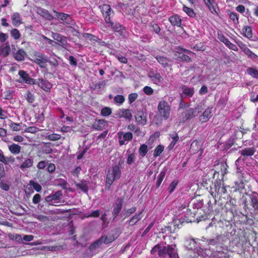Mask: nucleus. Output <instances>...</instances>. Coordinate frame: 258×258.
<instances>
[{
  "instance_id": "f257e3e1",
  "label": "nucleus",
  "mask_w": 258,
  "mask_h": 258,
  "mask_svg": "<svg viewBox=\"0 0 258 258\" xmlns=\"http://www.w3.org/2000/svg\"><path fill=\"white\" fill-rule=\"evenodd\" d=\"M123 163V159L120 158L118 162H116L113 165L111 170H108L106 177L112 179V181L119 179L121 175L120 167Z\"/></svg>"
},
{
  "instance_id": "f03ea898",
  "label": "nucleus",
  "mask_w": 258,
  "mask_h": 258,
  "mask_svg": "<svg viewBox=\"0 0 258 258\" xmlns=\"http://www.w3.org/2000/svg\"><path fill=\"white\" fill-rule=\"evenodd\" d=\"M157 252L158 254L160 256H164V255L167 254L170 258H176V254L174 252L173 248L164 246L162 249L158 245L154 246L151 250L152 254H155Z\"/></svg>"
},
{
  "instance_id": "7ed1b4c3",
  "label": "nucleus",
  "mask_w": 258,
  "mask_h": 258,
  "mask_svg": "<svg viewBox=\"0 0 258 258\" xmlns=\"http://www.w3.org/2000/svg\"><path fill=\"white\" fill-rule=\"evenodd\" d=\"M158 111L159 116L165 120L167 119L169 117L170 111V107L168 103L165 100L160 101L158 105Z\"/></svg>"
},
{
  "instance_id": "20e7f679",
  "label": "nucleus",
  "mask_w": 258,
  "mask_h": 258,
  "mask_svg": "<svg viewBox=\"0 0 258 258\" xmlns=\"http://www.w3.org/2000/svg\"><path fill=\"white\" fill-rule=\"evenodd\" d=\"M8 236L10 240L16 242H21L22 240L30 242L34 238V236L32 235H20L17 233H9Z\"/></svg>"
},
{
  "instance_id": "39448f33",
  "label": "nucleus",
  "mask_w": 258,
  "mask_h": 258,
  "mask_svg": "<svg viewBox=\"0 0 258 258\" xmlns=\"http://www.w3.org/2000/svg\"><path fill=\"white\" fill-rule=\"evenodd\" d=\"M119 231L118 229H113L107 236H102L99 239L94 242H113L118 237Z\"/></svg>"
},
{
  "instance_id": "423d86ee",
  "label": "nucleus",
  "mask_w": 258,
  "mask_h": 258,
  "mask_svg": "<svg viewBox=\"0 0 258 258\" xmlns=\"http://www.w3.org/2000/svg\"><path fill=\"white\" fill-rule=\"evenodd\" d=\"M203 143L204 142L202 140H194L190 145V152L192 154H195L200 152L199 156H202L203 153Z\"/></svg>"
},
{
  "instance_id": "0eeeda50",
  "label": "nucleus",
  "mask_w": 258,
  "mask_h": 258,
  "mask_svg": "<svg viewBox=\"0 0 258 258\" xmlns=\"http://www.w3.org/2000/svg\"><path fill=\"white\" fill-rule=\"evenodd\" d=\"M25 244H31L32 245H35L34 249L41 250L44 251H58L63 248V246H42L40 244L42 243H25Z\"/></svg>"
},
{
  "instance_id": "6e6552de",
  "label": "nucleus",
  "mask_w": 258,
  "mask_h": 258,
  "mask_svg": "<svg viewBox=\"0 0 258 258\" xmlns=\"http://www.w3.org/2000/svg\"><path fill=\"white\" fill-rule=\"evenodd\" d=\"M62 197V191L61 190H57L55 193L46 197L45 200L49 205L55 206L54 204L59 203V201Z\"/></svg>"
},
{
  "instance_id": "1a4fd4ad",
  "label": "nucleus",
  "mask_w": 258,
  "mask_h": 258,
  "mask_svg": "<svg viewBox=\"0 0 258 258\" xmlns=\"http://www.w3.org/2000/svg\"><path fill=\"white\" fill-rule=\"evenodd\" d=\"M205 5L208 8L211 13L215 15H218L220 10L215 0H203Z\"/></svg>"
},
{
  "instance_id": "9d476101",
  "label": "nucleus",
  "mask_w": 258,
  "mask_h": 258,
  "mask_svg": "<svg viewBox=\"0 0 258 258\" xmlns=\"http://www.w3.org/2000/svg\"><path fill=\"white\" fill-rule=\"evenodd\" d=\"M123 204V199L118 198L116 202L113 204V209L112 212L113 220L115 219L119 213L120 212Z\"/></svg>"
},
{
  "instance_id": "9b49d317",
  "label": "nucleus",
  "mask_w": 258,
  "mask_h": 258,
  "mask_svg": "<svg viewBox=\"0 0 258 258\" xmlns=\"http://www.w3.org/2000/svg\"><path fill=\"white\" fill-rule=\"evenodd\" d=\"M34 62L38 64L41 68L45 69L47 71V62L48 61L47 57L43 54H39L37 56V57L35 58Z\"/></svg>"
},
{
  "instance_id": "f8f14e48",
  "label": "nucleus",
  "mask_w": 258,
  "mask_h": 258,
  "mask_svg": "<svg viewBox=\"0 0 258 258\" xmlns=\"http://www.w3.org/2000/svg\"><path fill=\"white\" fill-rule=\"evenodd\" d=\"M19 75L23 81L28 84H36V80L30 77L29 75L25 71H19Z\"/></svg>"
},
{
  "instance_id": "ddd939ff",
  "label": "nucleus",
  "mask_w": 258,
  "mask_h": 258,
  "mask_svg": "<svg viewBox=\"0 0 258 258\" xmlns=\"http://www.w3.org/2000/svg\"><path fill=\"white\" fill-rule=\"evenodd\" d=\"M111 28L116 32H117L120 35L125 37L127 32L124 26L120 24L118 22L111 23Z\"/></svg>"
},
{
  "instance_id": "4468645a",
  "label": "nucleus",
  "mask_w": 258,
  "mask_h": 258,
  "mask_svg": "<svg viewBox=\"0 0 258 258\" xmlns=\"http://www.w3.org/2000/svg\"><path fill=\"white\" fill-rule=\"evenodd\" d=\"M136 121L140 124L144 125L147 123V117L142 109H137L135 114Z\"/></svg>"
},
{
  "instance_id": "2eb2a0df",
  "label": "nucleus",
  "mask_w": 258,
  "mask_h": 258,
  "mask_svg": "<svg viewBox=\"0 0 258 258\" xmlns=\"http://www.w3.org/2000/svg\"><path fill=\"white\" fill-rule=\"evenodd\" d=\"M119 143L120 145L125 144V141H131L133 139V134L131 132L124 133L122 132L118 133Z\"/></svg>"
},
{
  "instance_id": "dca6fc26",
  "label": "nucleus",
  "mask_w": 258,
  "mask_h": 258,
  "mask_svg": "<svg viewBox=\"0 0 258 258\" xmlns=\"http://www.w3.org/2000/svg\"><path fill=\"white\" fill-rule=\"evenodd\" d=\"M195 117V115L191 109V108L185 110L182 112L179 116L180 121L179 122H184L187 120L191 119Z\"/></svg>"
},
{
  "instance_id": "f3484780",
  "label": "nucleus",
  "mask_w": 258,
  "mask_h": 258,
  "mask_svg": "<svg viewBox=\"0 0 258 258\" xmlns=\"http://www.w3.org/2000/svg\"><path fill=\"white\" fill-rule=\"evenodd\" d=\"M36 84L46 92H49L52 87L51 84L47 80L43 79L36 81Z\"/></svg>"
},
{
  "instance_id": "a211bd4d",
  "label": "nucleus",
  "mask_w": 258,
  "mask_h": 258,
  "mask_svg": "<svg viewBox=\"0 0 258 258\" xmlns=\"http://www.w3.org/2000/svg\"><path fill=\"white\" fill-rule=\"evenodd\" d=\"M212 108L208 107L199 117V120L202 123L207 122L212 116Z\"/></svg>"
},
{
  "instance_id": "6ab92c4d",
  "label": "nucleus",
  "mask_w": 258,
  "mask_h": 258,
  "mask_svg": "<svg viewBox=\"0 0 258 258\" xmlns=\"http://www.w3.org/2000/svg\"><path fill=\"white\" fill-rule=\"evenodd\" d=\"M241 34L249 40H252L253 36L251 27L249 26H244L241 31Z\"/></svg>"
},
{
  "instance_id": "aec40b11",
  "label": "nucleus",
  "mask_w": 258,
  "mask_h": 258,
  "mask_svg": "<svg viewBox=\"0 0 258 258\" xmlns=\"http://www.w3.org/2000/svg\"><path fill=\"white\" fill-rule=\"evenodd\" d=\"M256 152V149L254 147H246L239 151V154L244 157L253 156Z\"/></svg>"
},
{
  "instance_id": "412c9836",
  "label": "nucleus",
  "mask_w": 258,
  "mask_h": 258,
  "mask_svg": "<svg viewBox=\"0 0 258 258\" xmlns=\"http://www.w3.org/2000/svg\"><path fill=\"white\" fill-rule=\"evenodd\" d=\"M52 37L55 40L60 42L61 46L63 47H65L68 45L66 37L56 33H52Z\"/></svg>"
},
{
  "instance_id": "4be33fe9",
  "label": "nucleus",
  "mask_w": 258,
  "mask_h": 258,
  "mask_svg": "<svg viewBox=\"0 0 258 258\" xmlns=\"http://www.w3.org/2000/svg\"><path fill=\"white\" fill-rule=\"evenodd\" d=\"M106 125H107V121L102 119L96 120L92 125V127L96 130L102 131Z\"/></svg>"
},
{
  "instance_id": "5701e85b",
  "label": "nucleus",
  "mask_w": 258,
  "mask_h": 258,
  "mask_svg": "<svg viewBox=\"0 0 258 258\" xmlns=\"http://www.w3.org/2000/svg\"><path fill=\"white\" fill-rule=\"evenodd\" d=\"M142 211H141L138 213H136L129 220H127L126 222V224H128L131 226L135 225L139 221L142 219Z\"/></svg>"
},
{
  "instance_id": "b1692460",
  "label": "nucleus",
  "mask_w": 258,
  "mask_h": 258,
  "mask_svg": "<svg viewBox=\"0 0 258 258\" xmlns=\"http://www.w3.org/2000/svg\"><path fill=\"white\" fill-rule=\"evenodd\" d=\"M54 13H55L56 18L61 19L67 24H71L72 19L69 15L65 13L56 12L55 11H54Z\"/></svg>"
},
{
  "instance_id": "393cba45",
  "label": "nucleus",
  "mask_w": 258,
  "mask_h": 258,
  "mask_svg": "<svg viewBox=\"0 0 258 258\" xmlns=\"http://www.w3.org/2000/svg\"><path fill=\"white\" fill-rule=\"evenodd\" d=\"M120 111L121 113H119L117 115L119 118L124 117L126 119L131 120L132 119V114L131 110L129 109H120Z\"/></svg>"
},
{
  "instance_id": "a878e982",
  "label": "nucleus",
  "mask_w": 258,
  "mask_h": 258,
  "mask_svg": "<svg viewBox=\"0 0 258 258\" xmlns=\"http://www.w3.org/2000/svg\"><path fill=\"white\" fill-rule=\"evenodd\" d=\"M155 58L163 68H166L169 66V60L167 57L161 55H156Z\"/></svg>"
},
{
  "instance_id": "bb28decb",
  "label": "nucleus",
  "mask_w": 258,
  "mask_h": 258,
  "mask_svg": "<svg viewBox=\"0 0 258 258\" xmlns=\"http://www.w3.org/2000/svg\"><path fill=\"white\" fill-rule=\"evenodd\" d=\"M14 54L15 58L18 61H23L25 59V56L26 55L25 51L22 49H19L16 53L13 52Z\"/></svg>"
},
{
  "instance_id": "cd10ccee",
  "label": "nucleus",
  "mask_w": 258,
  "mask_h": 258,
  "mask_svg": "<svg viewBox=\"0 0 258 258\" xmlns=\"http://www.w3.org/2000/svg\"><path fill=\"white\" fill-rule=\"evenodd\" d=\"M181 89L182 93L188 97H191L195 93L193 88L188 87L185 85L182 87Z\"/></svg>"
},
{
  "instance_id": "c85d7f7f",
  "label": "nucleus",
  "mask_w": 258,
  "mask_h": 258,
  "mask_svg": "<svg viewBox=\"0 0 258 258\" xmlns=\"http://www.w3.org/2000/svg\"><path fill=\"white\" fill-rule=\"evenodd\" d=\"M5 45L6 46L2 47L0 48V55L3 57L7 56L9 54L11 50L9 43L8 42H7L5 43Z\"/></svg>"
},
{
  "instance_id": "c756f323",
  "label": "nucleus",
  "mask_w": 258,
  "mask_h": 258,
  "mask_svg": "<svg viewBox=\"0 0 258 258\" xmlns=\"http://www.w3.org/2000/svg\"><path fill=\"white\" fill-rule=\"evenodd\" d=\"M215 186L216 191L217 194H225L227 192L226 187L224 186H221V182L220 180L215 183Z\"/></svg>"
},
{
  "instance_id": "7c9ffc66",
  "label": "nucleus",
  "mask_w": 258,
  "mask_h": 258,
  "mask_svg": "<svg viewBox=\"0 0 258 258\" xmlns=\"http://www.w3.org/2000/svg\"><path fill=\"white\" fill-rule=\"evenodd\" d=\"M136 210L137 208L136 207H133L127 210H123L120 214V216H124V218H125L126 217H129L132 214L134 213L136 211Z\"/></svg>"
},
{
  "instance_id": "2f4dec72",
  "label": "nucleus",
  "mask_w": 258,
  "mask_h": 258,
  "mask_svg": "<svg viewBox=\"0 0 258 258\" xmlns=\"http://www.w3.org/2000/svg\"><path fill=\"white\" fill-rule=\"evenodd\" d=\"M10 151L14 154H19L21 149V146L16 144H12L9 146Z\"/></svg>"
},
{
  "instance_id": "473e14b6",
  "label": "nucleus",
  "mask_w": 258,
  "mask_h": 258,
  "mask_svg": "<svg viewBox=\"0 0 258 258\" xmlns=\"http://www.w3.org/2000/svg\"><path fill=\"white\" fill-rule=\"evenodd\" d=\"M76 186L78 188L81 189L85 193H87L88 191V186L85 181H82L79 183H75Z\"/></svg>"
},
{
  "instance_id": "72a5a7b5",
  "label": "nucleus",
  "mask_w": 258,
  "mask_h": 258,
  "mask_svg": "<svg viewBox=\"0 0 258 258\" xmlns=\"http://www.w3.org/2000/svg\"><path fill=\"white\" fill-rule=\"evenodd\" d=\"M149 77L151 79V80L156 84L161 82L163 81V78L159 73L153 74L152 75H149Z\"/></svg>"
},
{
  "instance_id": "f704fd0d",
  "label": "nucleus",
  "mask_w": 258,
  "mask_h": 258,
  "mask_svg": "<svg viewBox=\"0 0 258 258\" xmlns=\"http://www.w3.org/2000/svg\"><path fill=\"white\" fill-rule=\"evenodd\" d=\"M33 164V160L31 158H28L25 160L23 163L20 166V168L23 170L25 168H30Z\"/></svg>"
},
{
  "instance_id": "c9c22d12",
  "label": "nucleus",
  "mask_w": 258,
  "mask_h": 258,
  "mask_svg": "<svg viewBox=\"0 0 258 258\" xmlns=\"http://www.w3.org/2000/svg\"><path fill=\"white\" fill-rule=\"evenodd\" d=\"M102 12L103 15H111V13H113V11L110 6L107 4L103 5L102 7Z\"/></svg>"
},
{
  "instance_id": "e433bc0d",
  "label": "nucleus",
  "mask_w": 258,
  "mask_h": 258,
  "mask_svg": "<svg viewBox=\"0 0 258 258\" xmlns=\"http://www.w3.org/2000/svg\"><path fill=\"white\" fill-rule=\"evenodd\" d=\"M181 23V20L178 19V36H180L182 38H186L187 36L185 31L183 29V28L180 26Z\"/></svg>"
},
{
  "instance_id": "4c0bfd02",
  "label": "nucleus",
  "mask_w": 258,
  "mask_h": 258,
  "mask_svg": "<svg viewBox=\"0 0 258 258\" xmlns=\"http://www.w3.org/2000/svg\"><path fill=\"white\" fill-rule=\"evenodd\" d=\"M148 152V146L146 144H142L139 149V153L142 157H145Z\"/></svg>"
},
{
  "instance_id": "58836bf2",
  "label": "nucleus",
  "mask_w": 258,
  "mask_h": 258,
  "mask_svg": "<svg viewBox=\"0 0 258 258\" xmlns=\"http://www.w3.org/2000/svg\"><path fill=\"white\" fill-rule=\"evenodd\" d=\"M50 143H45L42 147V151L43 153L50 154L52 152V149L50 147Z\"/></svg>"
},
{
  "instance_id": "ea45409f",
  "label": "nucleus",
  "mask_w": 258,
  "mask_h": 258,
  "mask_svg": "<svg viewBox=\"0 0 258 258\" xmlns=\"http://www.w3.org/2000/svg\"><path fill=\"white\" fill-rule=\"evenodd\" d=\"M99 243H91V244L89 246L88 250L90 251V252H88V253H90L91 255H93L94 253H95L100 246Z\"/></svg>"
},
{
  "instance_id": "a19ab883",
  "label": "nucleus",
  "mask_w": 258,
  "mask_h": 258,
  "mask_svg": "<svg viewBox=\"0 0 258 258\" xmlns=\"http://www.w3.org/2000/svg\"><path fill=\"white\" fill-rule=\"evenodd\" d=\"M12 19L13 24L16 26L20 25L21 23L20 16L18 13H14L12 15Z\"/></svg>"
},
{
  "instance_id": "79ce46f5",
  "label": "nucleus",
  "mask_w": 258,
  "mask_h": 258,
  "mask_svg": "<svg viewBox=\"0 0 258 258\" xmlns=\"http://www.w3.org/2000/svg\"><path fill=\"white\" fill-rule=\"evenodd\" d=\"M183 11L190 17L195 18L196 16L195 12L191 8L183 6Z\"/></svg>"
},
{
  "instance_id": "37998d69",
  "label": "nucleus",
  "mask_w": 258,
  "mask_h": 258,
  "mask_svg": "<svg viewBox=\"0 0 258 258\" xmlns=\"http://www.w3.org/2000/svg\"><path fill=\"white\" fill-rule=\"evenodd\" d=\"M250 203L254 210L258 211V195L251 196Z\"/></svg>"
},
{
  "instance_id": "c03bdc74",
  "label": "nucleus",
  "mask_w": 258,
  "mask_h": 258,
  "mask_svg": "<svg viewBox=\"0 0 258 258\" xmlns=\"http://www.w3.org/2000/svg\"><path fill=\"white\" fill-rule=\"evenodd\" d=\"M247 73L251 77L258 79V70L255 68H249L247 70Z\"/></svg>"
},
{
  "instance_id": "a18cd8bd",
  "label": "nucleus",
  "mask_w": 258,
  "mask_h": 258,
  "mask_svg": "<svg viewBox=\"0 0 258 258\" xmlns=\"http://www.w3.org/2000/svg\"><path fill=\"white\" fill-rule=\"evenodd\" d=\"M40 12L41 13V15L42 16L48 20H52L54 19V17L49 13L47 10L41 9Z\"/></svg>"
},
{
  "instance_id": "49530a36",
  "label": "nucleus",
  "mask_w": 258,
  "mask_h": 258,
  "mask_svg": "<svg viewBox=\"0 0 258 258\" xmlns=\"http://www.w3.org/2000/svg\"><path fill=\"white\" fill-rule=\"evenodd\" d=\"M124 100V97L122 95H117L114 97V103L118 105L122 104Z\"/></svg>"
},
{
  "instance_id": "de8ad7c7",
  "label": "nucleus",
  "mask_w": 258,
  "mask_h": 258,
  "mask_svg": "<svg viewBox=\"0 0 258 258\" xmlns=\"http://www.w3.org/2000/svg\"><path fill=\"white\" fill-rule=\"evenodd\" d=\"M164 148V146L161 145H159L158 146H157L154 150V157L156 158L159 156L161 154V153L163 151Z\"/></svg>"
},
{
  "instance_id": "09e8293b",
  "label": "nucleus",
  "mask_w": 258,
  "mask_h": 258,
  "mask_svg": "<svg viewBox=\"0 0 258 258\" xmlns=\"http://www.w3.org/2000/svg\"><path fill=\"white\" fill-rule=\"evenodd\" d=\"M112 113V109L109 107H105L101 110V115L103 116H109Z\"/></svg>"
},
{
  "instance_id": "8fccbe9b",
  "label": "nucleus",
  "mask_w": 258,
  "mask_h": 258,
  "mask_svg": "<svg viewBox=\"0 0 258 258\" xmlns=\"http://www.w3.org/2000/svg\"><path fill=\"white\" fill-rule=\"evenodd\" d=\"M236 176L239 179V181H237L235 183L238 184V182H239V184H244V179L243 173L241 172L240 169L239 168H237V172H236Z\"/></svg>"
},
{
  "instance_id": "3c124183",
  "label": "nucleus",
  "mask_w": 258,
  "mask_h": 258,
  "mask_svg": "<svg viewBox=\"0 0 258 258\" xmlns=\"http://www.w3.org/2000/svg\"><path fill=\"white\" fill-rule=\"evenodd\" d=\"M170 137L173 139L172 141L171 142L170 144L168 147V149L169 150H172L174 146H175L176 142L177 141V134H175V135H170Z\"/></svg>"
},
{
  "instance_id": "603ef678",
  "label": "nucleus",
  "mask_w": 258,
  "mask_h": 258,
  "mask_svg": "<svg viewBox=\"0 0 258 258\" xmlns=\"http://www.w3.org/2000/svg\"><path fill=\"white\" fill-rule=\"evenodd\" d=\"M191 109L195 116H196L204 110L203 105L202 104H199L195 108H191Z\"/></svg>"
},
{
  "instance_id": "864d4df0",
  "label": "nucleus",
  "mask_w": 258,
  "mask_h": 258,
  "mask_svg": "<svg viewBox=\"0 0 258 258\" xmlns=\"http://www.w3.org/2000/svg\"><path fill=\"white\" fill-rule=\"evenodd\" d=\"M229 16L234 23L238 24L239 23L238 15L235 12H230Z\"/></svg>"
},
{
  "instance_id": "5fc2aeb1",
  "label": "nucleus",
  "mask_w": 258,
  "mask_h": 258,
  "mask_svg": "<svg viewBox=\"0 0 258 258\" xmlns=\"http://www.w3.org/2000/svg\"><path fill=\"white\" fill-rule=\"evenodd\" d=\"M30 185L33 186L34 189L37 192H40L42 187L37 182H35L34 181L31 180L29 182Z\"/></svg>"
},
{
  "instance_id": "6e6d98bb",
  "label": "nucleus",
  "mask_w": 258,
  "mask_h": 258,
  "mask_svg": "<svg viewBox=\"0 0 258 258\" xmlns=\"http://www.w3.org/2000/svg\"><path fill=\"white\" fill-rule=\"evenodd\" d=\"M256 234L254 232H251L248 233L247 239H246V242H250L251 240L253 241V242H256Z\"/></svg>"
},
{
  "instance_id": "4d7b16f0",
  "label": "nucleus",
  "mask_w": 258,
  "mask_h": 258,
  "mask_svg": "<svg viewBox=\"0 0 258 258\" xmlns=\"http://www.w3.org/2000/svg\"><path fill=\"white\" fill-rule=\"evenodd\" d=\"M244 54L246 55L248 58L251 59H256L258 56L253 53L250 49H248L245 52Z\"/></svg>"
},
{
  "instance_id": "13d9d810",
  "label": "nucleus",
  "mask_w": 258,
  "mask_h": 258,
  "mask_svg": "<svg viewBox=\"0 0 258 258\" xmlns=\"http://www.w3.org/2000/svg\"><path fill=\"white\" fill-rule=\"evenodd\" d=\"M235 42L238 45V46L239 47V48L243 53L245 52L248 49L246 45L242 41L240 40H235Z\"/></svg>"
},
{
  "instance_id": "bf43d9fd",
  "label": "nucleus",
  "mask_w": 258,
  "mask_h": 258,
  "mask_svg": "<svg viewBox=\"0 0 258 258\" xmlns=\"http://www.w3.org/2000/svg\"><path fill=\"white\" fill-rule=\"evenodd\" d=\"M136 159V157L135 153L130 154L127 156L126 163L128 165H131L135 162Z\"/></svg>"
},
{
  "instance_id": "052dcab7",
  "label": "nucleus",
  "mask_w": 258,
  "mask_h": 258,
  "mask_svg": "<svg viewBox=\"0 0 258 258\" xmlns=\"http://www.w3.org/2000/svg\"><path fill=\"white\" fill-rule=\"evenodd\" d=\"M83 37H85L86 39H88L90 40H92L94 41L98 42L99 38L96 37V36L89 34V33H84L83 35Z\"/></svg>"
},
{
  "instance_id": "680f3d73",
  "label": "nucleus",
  "mask_w": 258,
  "mask_h": 258,
  "mask_svg": "<svg viewBox=\"0 0 258 258\" xmlns=\"http://www.w3.org/2000/svg\"><path fill=\"white\" fill-rule=\"evenodd\" d=\"M11 34L12 37H13L15 39H18L21 36L19 31L16 28L11 30Z\"/></svg>"
},
{
  "instance_id": "e2e57ef3",
  "label": "nucleus",
  "mask_w": 258,
  "mask_h": 258,
  "mask_svg": "<svg viewBox=\"0 0 258 258\" xmlns=\"http://www.w3.org/2000/svg\"><path fill=\"white\" fill-rule=\"evenodd\" d=\"M138 96L137 93L130 94L128 96V103L132 104L137 99Z\"/></svg>"
},
{
  "instance_id": "0e129e2a",
  "label": "nucleus",
  "mask_w": 258,
  "mask_h": 258,
  "mask_svg": "<svg viewBox=\"0 0 258 258\" xmlns=\"http://www.w3.org/2000/svg\"><path fill=\"white\" fill-rule=\"evenodd\" d=\"M10 126L11 128L14 131H19L21 130V126L20 123L11 121Z\"/></svg>"
},
{
  "instance_id": "69168bd1",
  "label": "nucleus",
  "mask_w": 258,
  "mask_h": 258,
  "mask_svg": "<svg viewBox=\"0 0 258 258\" xmlns=\"http://www.w3.org/2000/svg\"><path fill=\"white\" fill-rule=\"evenodd\" d=\"M178 58H180L182 61L186 62L191 61V58L189 56L179 52H178Z\"/></svg>"
},
{
  "instance_id": "338daca9",
  "label": "nucleus",
  "mask_w": 258,
  "mask_h": 258,
  "mask_svg": "<svg viewBox=\"0 0 258 258\" xmlns=\"http://www.w3.org/2000/svg\"><path fill=\"white\" fill-rule=\"evenodd\" d=\"M61 136L57 134H52L48 135L47 138L50 141H56L59 140Z\"/></svg>"
},
{
  "instance_id": "774afa93",
  "label": "nucleus",
  "mask_w": 258,
  "mask_h": 258,
  "mask_svg": "<svg viewBox=\"0 0 258 258\" xmlns=\"http://www.w3.org/2000/svg\"><path fill=\"white\" fill-rule=\"evenodd\" d=\"M144 92L147 95H151L153 94L154 90L153 89L148 86H146L143 88Z\"/></svg>"
}]
</instances>
